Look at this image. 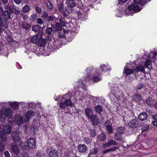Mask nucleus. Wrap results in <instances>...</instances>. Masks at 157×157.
Returning <instances> with one entry per match:
<instances>
[{
	"label": "nucleus",
	"instance_id": "49",
	"mask_svg": "<svg viewBox=\"0 0 157 157\" xmlns=\"http://www.w3.org/2000/svg\"><path fill=\"white\" fill-rule=\"evenodd\" d=\"M90 135L92 137H94L96 135V132L94 129H92L90 130Z\"/></svg>",
	"mask_w": 157,
	"mask_h": 157
},
{
	"label": "nucleus",
	"instance_id": "56",
	"mask_svg": "<svg viewBox=\"0 0 157 157\" xmlns=\"http://www.w3.org/2000/svg\"><path fill=\"white\" fill-rule=\"evenodd\" d=\"M143 84L142 83H140L137 86V89L138 90H140L143 88Z\"/></svg>",
	"mask_w": 157,
	"mask_h": 157
},
{
	"label": "nucleus",
	"instance_id": "42",
	"mask_svg": "<svg viewBox=\"0 0 157 157\" xmlns=\"http://www.w3.org/2000/svg\"><path fill=\"white\" fill-rule=\"evenodd\" d=\"M64 5L63 3H61L59 4L58 6V8L59 10L61 12L64 11Z\"/></svg>",
	"mask_w": 157,
	"mask_h": 157
},
{
	"label": "nucleus",
	"instance_id": "24",
	"mask_svg": "<svg viewBox=\"0 0 157 157\" xmlns=\"http://www.w3.org/2000/svg\"><path fill=\"white\" fill-rule=\"evenodd\" d=\"M134 100L136 102H138L142 100V97L139 94H135L133 95Z\"/></svg>",
	"mask_w": 157,
	"mask_h": 157
},
{
	"label": "nucleus",
	"instance_id": "23",
	"mask_svg": "<svg viewBox=\"0 0 157 157\" xmlns=\"http://www.w3.org/2000/svg\"><path fill=\"white\" fill-rule=\"evenodd\" d=\"M147 104L150 106H152L155 103V100L151 98H148L146 100Z\"/></svg>",
	"mask_w": 157,
	"mask_h": 157
},
{
	"label": "nucleus",
	"instance_id": "3",
	"mask_svg": "<svg viewBox=\"0 0 157 157\" xmlns=\"http://www.w3.org/2000/svg\"><path fill=\"white\" fill-rule=\"evenodd\" d=\"M5 9H8L10 12L11 13H14L16 15L20 14V10L19 8L14 5L10 6L8 5L4 6Z\"/></svg>",
	"mask_w": 157,
	"mask_h": 157
},
{
	"label": "nucleus",
	"instance_id": "54",
	"mask_svg": "<svg viewBox=\"0 0 157 157\" xmlns=\"http://www.w3.org/2000/svg\"><path fill=\"white\" fill-rule=\"evenodd\" d=\"M119 148V147H113L112 148H110V151H116V150Z\"/></svg>",
	"mask_w": 157,
	"mask_h": 157
},
{
	"label": "nucleus",
	"instance_id": "31",
	"mask_svg": "<svg viewBox=\"0 0 157 157\" xmlns=\"http://www.w3.org/2000/svg\"><path fill=\"white\" fill-rule=\"evenodd\" d=\"M21 27L23 29L27 30L29 29L30 27V25L27 23L25 22H23L21 25Z\"/></svg>",
	"mask_w": 157,
	"mask_h": 157
},
{
	"label": "nucleus",
	"instance_id": "57",
	"mask_svg": "<svg viewBox=\"0 0 157 157\" xmlns=\"http://www.w3.org/2000/svg\"><path fill=\"white\" fill-rule=\"evenodd\" d=\"M15 3L17 4H19L21 3L22 0H13Z\"/></svg>",
	"mask_w": 157,
	"mask_h": 157
},
{
	"label": "nucleus",
	"instance_id": "61",
	"mask_svg": "<svg viewBox=\"0 0 157 157\" xmlns=\"http://www.w3.org/2000/svg\"><path fill=\"white\" fill-rule=\"evenodd\" d=\"M109 151H110V148L109 149H106L104 151H103L102 152L104 154H105L107 152H108Z\"/></svg>",
	"mask_w": 157,
	"mask_h": 157
},
{
	"label": "nucleus",
	"instance_id": "28",
	"mask_svg": "<svg viewBox=\"0 0 157 157\" xmlns=\"http://www.w3.org/2000/svg\"><path fill=\"white\" fill-rule=\"evenodd\" d=\"M146 0H134V3L136 4H139L140 5H144L146 3Z\"/></svg>",
	"mask_w": 157,
	"mask_h": 157
},
{
	"label": "nucleus",
	"instance_id": "63",
	"mask_svg": "<svg viewBox=\"0 0 157 157\" xmlns=\"http://www.w3.org/2000/svg\"><path fill=\"white\" fill-rule=\"evenodd\" d=\"M61 13L63 14L64 17H67V14L66 13L65 11H63L61 12Z\"/></svg>",
	"mask_w": 157,
	"mask_h": 157
},
{
	"label": "nucleus",
	"instance_id": "47",
	"mask_svg": "<svg viewBox=\"0 0 157 157\" xmlns=\"http://www.w3.org/2000/svg\"><path fill=\"white\" fill-rule=\"evenodd\" d=\"M67 106H72V104L71 102L69 99H66L65 101Z\"/></svg>",
	"mask_w": 157,
	"mask_h": 157
},
{
	"label": "nucleus",
	"instance_id": "1",
	"mask_svg": "<svg viewBox=\"0 0 157 157\" xmlns=\"http://www.w3.org/2000/svg\"><path fill=\"white\" fill-rule=\"evenodd\" d=\"M34 115V113L32 111H29L27 112L25 117L22 119L19 114L16 115L15 120L16 123L18 125H21L23 122H26Z\"/></svg>",
	"mask_w": 157,
	"mask_h": 157
},
{
	"label": "nucleus",
	"instance_id": "21",
	"mask_svg": "<svg viewBox=\"0 0 157 157\" xmlns=\"http://www.w3.org/2000/svg\"><path fill=\"white\" fill-rule=\"evenodd\" d=\"M128 9L129 10H133L134 11H137L139 10V7L137 5L132 4L128 6Z\"/></svg>",
	"mask_w": 157,
	"mask_h": 157
},
{
	"label": "nucleus",
	"instance_id": "8",
	"mask_svg": "<svg viewBox=\"0 0 157 157\" xmlns=\"http://www.w3.org/2000/svg\"><path fill=\"white\" fill-rule=\"evenodd\" d=\"M87 147L84 144H79L77 147V150L79 152L82 153H85L87 150Z\"/></svg>",
	"mask_w": 157,
	"mask_h": 157
},
{
	"label": "nucleus",
	"instance_id": "35",
	"mask_svg": "<svg viewBox=\"0 0 157 157\" xmlns=\"http://www.w3.org/2000/svg\"><path fill=\"white\" fill-rule=\"evenodd\" d=\"M32 30L35 33L38 32L37 35H38L39 32V25H34L32 27Z\"/></svg>",
	"mask_w": 157,
	"mask_h": 157
},
{
	"label": "nucleus",
	"instance_id": "33",
	"mask_svg": "<svg viewBox=\"0 0 157 157\" xmlns=\"http://www.w3.org/2000/svg\"><path fill=\"white\" fill-rule=\"evenodd\" d=\"M60 24L62 25V26L63 27L66 26V22L65 21V19L64 17H61L59 19Z\"/></svg>",
	"mask_w": 157,
	"mask_h": 157
},
{
	"label": "nucleus",
	"instance_id": "51",
	"mask_svg": "<svg viewBox=\"0 0 157 157\" xmlns=\"http://www.w3.org/2000/svg\"><path fill=\"white\" fill-rule=\"evenodd\" d=\"M59 105L61 108L64 109L67 106L65 102H60L59 103Z\"/></svg>",
	"mask_w": 157,
	"mask_h": 157
},
{
	"label": "nucleus",
	"instance_id": "44",
	"mask_svg": "<svg viewBox=\"0 0 157 157\" xmlns=\"http://www.w3.org/2000/svg\"><path fill=\"white\" fill-rule=\"evenodd\" d=\"M80 87L82 88L85 91H86L87 90V88L86 87L84 83H81L80 84L78 85V88H80Z\"/></svg>",
	"mask_w": 157,
	"mask_h": 157
},
{
	"label": "nucleus",
	"instance_id": "43",
	"mask_svg": "<svg viewBox=\"0 0 157 157\" xmlns=\"http://www.w3.org/2000/svg\"><path fill=\"white\" fill-rule=\"evenodd\" d=\"M151 63L152 62L151 60H147L144 63V65L145 67L148 68L149 69V68L148 67L150 65Z\"/></svg>",
	"mask_w": 157,
	"mask_h": 157
},
{
	"label": "nucleus",
	"instance_id": "34",
	"mask_svg": "<svg viewBox=\"0 0 157 157\" xmlns=\"http://www.w3.org/2000/svg\"><path fill=\"white\" fill-rule=\"evenodd\" d=\"M9 103L10 104L11 106L13 109H16L18 108L17 103L16 102H14L11 103V102H9Z\"/></svg>",
	"mask_w": 157,
	"mask_h": 157
},
{
	"label": "nucleus",
	"instance_id": "36",
	"mask_svg": "<svg viewBox=\"0 0 157 157\" xmlns=\"http://www.w3.org/2000/svg\"><path fill=\"white\" fill-rule=\"evenodd\" d=\"M102 110V108L100 105H98L95 107V110L98 113H101Z\"/></svg>",
	"mask_w": 157,
	"mask_h": 157
},
{
	"label": "nucleus",
	"instance_id": "58",
	"mask_svg": "<svg viewBox=\"0 0 157 157\" xmlns=\"http://www.w3.org/2000/svg\"><path fill=\"white\" fill-rule=\"evenodd\" d=\"M46 5L47 6L48 8V9H51L52 8V6L50 2H48V3H47Z\"/></svg>",
	"mask_w": 157,
	"mask_h": 157
},
{
	"label": "nucleus",
	"instance_id": "16",
	"mask_svg": "<svg viewBox=\"0 0 157 157\" xmlns=\"http://www.w3.org/2000/svg\"><path fill=\"white\" fill-rule=\"evenodd\" d=\"M3 115L5 117H10L12 115V111L10 108H7L5 109L3 112Z\"/></svg>",
	"mask_w": 157,
	"mask_h": 157
},
{
	"label": "nucleus",
	"instance_id": "59",
	"mask_svg": "<svg viewBox=\"0 0 157 157\" xmlns=\"http://www.w3.org/2000/svg\"><path fill=\"white\" fill-rule=\"evenodd\" d=\"M55 18V17H54L50 16L49 17V21H53L54 19Z\"/></svg>",
	"mask_w": 157,
	"mask_h": 157
},
{
	"label": "nucleus",
	"instance_id": "41",
	"mask_svg": "<svg viewBox=\"0 0 157 157\" xmlns=\"http://www.w3.org/2000/svg\"><path fill=\"white\" fill-rule=\"evenodd\" d=\"M109 145L110 146L113 145H117V143L114 140H110L108 142Z\"/></svg>",
	"mask_w": 157,
	"mask_h": 157
},
{
	"label": "nucleus",
	"instance_id": "17",
	"mask_svg": "<svg viewBox=\"0 0 157 157\" xmlns=\"http://www.w3.org/2000/svg\"><path fill=\"white\" fill-rule=\"evenodd\" d=\"M62 25L58 22H55L52 25V26L55 28L57 31H60L62 29Z\"/></svg>",
	"mask_w": 157,
	"mask_h": 157
},
{
	"label": "nucleus",
	"instance_id": "18",
	"mask_svg": "<svg viewBox=\"0 0 157 157\" xmlns=\"http://www.w3.org/2000/svg\"><path fill=\"white\" fill-rule=\"evenodd\" d=\"M148 115L146 113H141L139 115L138 118L141 121H144L147 119Z\"/></svg>",
	"mask_w": 157,
	"mask_h": 157
},
{
	"label": "nucleus",
	"instance_id": "46",
	"mask_svg": "<svg viewBox=\"0 0 157 157\" xmlns=\"http://www.w3.org/2000/svg\"><path fill=\"white\" fill-rule=\"evenodd\" d=\"M52 31V29L51 28L48 27L46 30V33L48 35H50L51 34Z\"/></svg>",
	"mask_w": 157,
	"mask_h": 157
},
{
	"label": "nucleus",
	"instance_id": "27",
	"mask_svg": "<svg viewBox=\"0 0 157 157\" xmlns=\"http://www.w3.org/2000/svg\"><path fill=\"white\" fill-rule=\"evenodd\" d=\"M121 135L116 133L114 134V139L117 141H121L123 140V138L121 136Z\"/></svg>",
	"mask_w": 157,
	"mask_h": 157
},
{
	"label": "nucleus",
	"instance_id": "37",
	"mask_svg": "<svg viewBox=\"0 0 157 157\" xmlns=\"http://www.w3.org/2000/svg\"><path fill=\"white\" fill-rule=\"evenodd\" d=\"M83 141L86 144H90L92 141L91 139H90L88 137H85L83 139Z\"/></svg>",
	"mask_w": 157,
	"mask_h": 157
},
{
	"label": "nucleus",
	"instance_id": "12",
	"mask_svg": "<svg viewBox=\"0 0 157 157\" xmlns=\"http://www.w3.org/2000/svg\"><path fill=\"white\" fill-rule=\"evenodd\" d=\"M28 147L29 148L34 147L35 146V140L33 138H30L27 140Z\"/></svg>",
	"mask_w": 157,
	"mask_h": 157
},
{
	"label": "nucleus",
	"instance_id": "32",
	"mask_svg": "<svg viewBox=\"0 0 157 157\" xmlns=\"http://www.w3.org/2000/svg\"><path fill=\"white\" fill-rule=\"evenodd\" d=\"M100 69L102 72V71H106L108 70H111L110 68H109V67L108 66H105V64H103L100 67Z\"/></svg>",
	"mask_w": 157,
	"mask_h": 157
},
{
	"label": "nucleus",
	"instance_id": "50",
	"mask_svg": "<svg viewBox=\"0 0 157 157\" xmlns=\"http://www.w3.org/2000/svg\"><path fill=\"white\" fill-rule=\"evenodd\" d=\"M3 115V113H2V111H0V119H1V121H4L5 120V119L4 118H2V116Z\"/></svg>",
	"mask_w": 157,
	"mask_h": 157
},
{
	"label": "nucleus",
	"instance_id": "26",
	"mask_svg": "<svg viewBox=\"0 0 157 157\" xmlns=\"http://www.w3.org/2000/svg\"><path fill=\"white\" fill-rule=\"evenodd\" d=\"M106 138V135L104 133H101L98 136V140L100 141H103Z\"/></svg>",
	"mask_w": 157,
	"mask_h": 157
},
{
	"label": "nucleus",
	"instance_id": "62",
	"mask_svg": "<svg viewBox=\"0 0 157 157\" xmlns=\"http://www.w3.org/2000/svg\"><path fill=\"white\" fill-rule=\"evenodd\" d=\"M108 144V143H107L104 144L102 146L103 148H105L107 147H108L109 146V144Z\"/></svg>",
	"mask_w": 157,
	"mask_h": 157
},
{
	"label": "nucleus",
	"instance_id": "7",
	"mask_svg": "<svg viewBox=\"0 0 157 157\" xmlns=\"http://www.w3.org/2000/svg\"><path fill=\"white\" fill-rule=\"evenodd\" d=\"M10 147L11 151L15 154H19V149L14 143L10 144Z\"/></svg>",
	"mask_w": 157,
	"mask_h": 157
},
{
	"label": "nucleus",
	"instance_id": "5",
	"mask_svg": "<svg viewBox=\"0 0 157 157\" xmlns=\"http://www.w3.org/2000/svg\"><path fill=\"white\" fill-rule=\"evenodd\" d=\"M3 11V8L0 6V32H2L4 29L7 28L8 26L5 21L2 19L1 14Z\"/></svg>",
	"mask_w": 157,
	"mask_h": 157
},
{
	"label": "nucleus",
	"instance_id": "29",
	"mask_svg": "<svg viewBox=\"0 0 157 157\" xmlns=\"http://www.w3.org/2000/svg\"><path fill=\"white\" fill-rule=\"evenodd\" d=\"M98 152V151L97 148H95L90 150L87 157H90L92 155H95L97 154Z\"/></svg>",
	"mask_w": 157,
	"mask_h": 157
},
{
	"label": "nucleus",
	"instance_id": "19",
	"mask_svg": "<svg viewBox=\"0 0 157 157\" xmlns=\"http://www.w3.org/2000/svg\"><path fill=\"white\" fill-rule=\"evenodd\" d=\"M85 113L86 116L90 118L93 114V111L91 109L87 108L85 109Z\"/></svg>",
	"mask_w": 157,
	"mask_h": 157
},
{
	"label": "nucleus",
	"instance_id": "40",
	"mask_svg": "<svg viewBox=\"0 0 157 157\" xmlns=\"http://www.w3.org/2000/svg\"><path fill=\"white\" fill-rule=\"evenodd\" d=\"M107 130L108 132V133L110 134L113 132V129L112 126L110 125H107L106 126Z\"/></svg>",
	"mask_w": 157,
	"mask_h": 157
},
{
	"label": "nucleus",
	"instance_id": "45",
	"mask_svg": "<svg viewBox=\"0 0 157 157\" xmlns=\"http://www.w3.org/2000/svg\"><path fill=\"white\" fill-rule=\"evenodd\" d=\"M101 79V78L99 77L98 76H95L93 77V80L94 82H98L100 81Z\"/></svg>",
	"mask_w": 157,
	"mask_h": 157
},
{
	"label": "nucleus",
	"instance_id": "6",
	"mask_svg": "<svg viewBox=\"0 0 157 157\" xmlns=\"http://www.w3.org/2000/svg\"><path fill=\"white\" fill-rule=\"evenodd\" d=\"M11 13L10 12L8 9H5V10L2 13V16L3 17V18L4 19L5 21L6 22V21L8 20L11 19Z\"/></svg>",
	"mask_w": 157,
	"mask_h": 157
},
{
	"label": "nucleus",
	"instance_id": "25",
	"mask_svg": "<svg viewBox=\"0 0 157 157\" xmlns=\"http://www.w3.org/2000/svg\"><path fill=\"white\" fill-rule=\"evenodd\" d=\"M38 35L34 36L32 39V41L33 44H37L39 42V38L38 37Z\"/></svg>",
	"mask_w": 157,
	"mask_h": 157
},
{
	"label": "nucleus",
	"instance_id": "55",
	"mask_svg": "<svg viewBox=\"0 0 157 157\" xmlns=\"http://www.w3.org/2000/svg\"><path fill=\"white\" fill-rule=\"evenodd\" d=\"M4 155L5 157H10V154L8 151H6L4 152Z\"/></svg>",
	"mask_w": 157,
	"mask_h": 157
},
{
	"label": "nucleus",
	"instance_id": "2",
	"mask_svg": "<svg viewBox=\"0 0 157 157\" xmlns=\"http://www.w3.org/2000/svg\"><path fill=\"white\" fill-rule=\"evenodd\" d=\"M2 129L0 131V138L4 141L7 140L6 134L10 133L11 132V128L7 125H2Z\"/></svg>",
	"mask_w": 157,
	"mask_h": 157
},
{
	"label": "nucleus",
	"instance_id": "4",
	"mask_svg": "<svg viewBox=\"0 0 157 157\" xmlns=\"http://www.w3.org/2000/svg\"><path fill=\"white\" fill-rule=\"evenodd\" d=\"M66 4L67 6L65 7V11L68 13L71 12V8L75 6V2L74 0H67Z\"/></svg>",
	"mask_w": 157,
	"mask_h": 157
},
{
	"label": "nucleus",
	"instance_id": "48",
	"mask_svg": "<svg viewBox=\"0 0 157 157\" xmlns=\"http://www.w3.org/2000/svg\"><path fill=\"white\" fill-rule=\"evenodd\" d=\"M5 148L3 144L2 141H0V152L3 151Z\"/></svg>",
	"mask_w": 157,
	"mask_h": 157
},
{
	"label": "nucleus",
	"instance_id": "20",
	"mask_svg": "<svg viewBox=\"0 0 157 157\" xmlns=\"http://www.w3.org/2000/svg\"><path fill=\"white\" fill-rule=\"evenodd\" d=\"M116 131L117 133L120 135H122L125 130V128L124 127H118L116 128Z\"/></svg>",
	"mask_w": 157,
	"mask_h": 157
},
{
	"label": "nucleus",
	"instance_id": "53",
	"mask_svg": "<svg viewBox=\"0 0 157 157\" xmlns=\"http://www.w3.org/2000/svg\"><path fill=\"white\" fill-rule=\"evenodd\" d=\"M41 17L44 19H45L48 16L47 13L44 12L41 14Z\"/></svg>",
	"mask_w": 157,
	"mask_h": 157
},
{
	"label": "nucleus",
	"instance_id": "52",
	"mask_svg": "<svg viewBox=\"0 0 157 157\" xmlns=\"http://www.w3.org/2000/svg\"><path fill=\"white\" fill-rule=\"evenodd\" d=\"M31 19L33 21H35L36 20L37 18V15L35 13L31 15Z\"/></svg>",
	"mask_w": 157,
	"mask_h": 157
},
{
	"label": "nucleus",
	"instance_id": "11",
	"mask_svg": "<svg viewBox=\"0 0 157 157\" xmlns=\"http://www.w3.org/2000/svg\"><path fill=\"white\" fill-rule=\"evenodd\" d=\"M46 40L43 39L41 38H40V51L41 50H42L41 52V54L42 55H44L45 50L44 49V46L46 43Z\"/></svg>",
	"mask_w": 157,
	"mask_h": 157
},
{
	"label": "nucleus",
	"instance_id": "30",
	"mask_svg": "<svg viewBox=\"0 0 157 157\" xmlns=\"http://www.w3.org/2000/svg\"><path fill=\"white\" fill-rule=\"evenodd\" d=\"M124 71V72L127 75H129L135 72L134 67L131 70L129 69H125V67Z\"/></svg>",
	"mask_w": 157,
	"mask_h": 157
},
{
	"label": "nucleus",
	"instance_id": "10",
	"mask_svg": "<svg viewBox=\"0 0 157 157\" xmlns=\"http://www.w3.org/2000/svg\"><path fill=\"white\" fill-rule=\"evenodd\" d=\"M138 124V122L135 119L131 120L128 123V126L131 128H134L137 127Z\"/></svg>",
	"mask_w": 157,
	"mask_h": 157
},
{
	"label": "nucleus",
	"instance_id": "13",
	"mask_svg": "<svg viewBox=\"0 0 157 157\" xmlns=\"http://www.w3.org/2000/svg\"><path fill=\"white\" fill-rule=\"evenodd\" d=\"M86 73L87 74V76H88L89 74L91 73L92 74H94L95 72H97V73L99 74L101 73L100 71H97V70L94 69L92 66H90L87 68L86 70Z\"/></svg>",
	"mask_w": 157,
	"mask_h": 157
},
{
	"label": "nucleus",
	"instance_id": "60",
	"mask_svg": "<svg viewBox=\"0 0 157 157\" xmlns=\"http://www.w3.org/2000/svg\"><path fill=\"white\" fill-rule=\"evenodd\" d=\"M157 52H156L154 53L153 56L152 57V59H155L157 58Z\"/></svg>",
	"mask_w": 157,
	"mask_h": 157
},
{
	"label": "nucleus",
	"instance_id": "38",
	"mask_svg": "<svg viewBox=\"0 0 157 157\" xmlns=\"http://www.w3.org/2000/svg\"><path fill=\"white\" fill-rule=\"evenodd\" d=\"M23 11L24 12L26 13L28 12L30 10V7L28 5L25 6L22 8Z\"/></svg>",
	"mask_w": 157,
	"mask_h": 157
},
{
	"label": "nucleus",
	"instance_id": "9",
	"mask_svg": "<svg viewBox=\"0 0 157 157\" xmlns=\"http://www.w3.org/2000/svg\"><path fill=\"white\" fill-rule=\"evenodd\" d=\"M11 137L12 140L15 142H17L20 140V137L19 136V132L16 131L13 132Z\"/></svg>",
	"mask_w": 157,
	"mask_h": 157
},
{
	"label": "nucleus",
	"instance_id": "64",
	"mask_svg": "<svg viewBox=\"0 0 157 157\" xmlns=\"http://www.w3.org/2000/svg\"><path fill=\"white\" fill-rule=\"evenodd\" d=\"M35 8H36V11L37 13H39V8L38 6V5H36Z\"/></svg>",
	"mask_w": 157,
	"mask_h": 157
},
{
	"label": "nucleus",
	"instance_id": "39",
	"mask_svg": "<svg viewBox=\"0 0 157 157\" xmlns=\"http://www.w3.org/2000/svg\"><path fill=\"white\" fill-rule=\"evenodd\" d=\"M149 128V125L147 124L143 125L142 128V131H146L148 130Z\"/></svg>",
	"mask_w": 157,
	"mask_h": 157
},
{
	"label": "nucleus",
	"instance_id": "14",
	"mask_svg": "<svg viewBox=\"0 0 157 157\" xmlns=\"http://www.w3.org/2000/svg\"><path fill=\"white\" fill-rule=\"evenodd\" d=\"M90 118L92 124L96 126L98 124L99 122V120L97 116L95 115H92Z\"/></svg>",
	"mask_w": 157,
	"mask_h": 157
},
{
	"label": "nucleus",
	"instance_id": "15",
	"mask_svg": "<svg viewBox=\"0 0 157 157\" xmlns=\"http://www.w3.org/2000/svg\"><path fill=\"white\" fill-rule=\"evenodd\" d=\"M48 155L50 157H58L59 152L56 150H52L49 151Z\"/></svg>",
	"mask_w": 157,
	"mask_h": 157
},
{
	"label": "nucleus",
	"instance_id": "22",
	"mask_svg": "<svg viewBox=\"0 0 157 157\" xmlns=\"http://www.w3.org/2000/svg\"><path fill=\"white\" fill-rule=\"evenodd\" d=\"M135 71L138 72V71H142L143 72H145L144 67L142 65L136 67H134Z\"/></svg>",
	"mask_w": 157,
	"mask_h": 157
}]
</instances>
